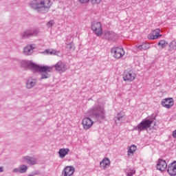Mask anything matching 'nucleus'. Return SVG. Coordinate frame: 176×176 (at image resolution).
Listing matches in <instances>:
<instances>
[{
	"mask_svg": "<svg viewBox=\"0 0 176 176\" xmlns=\"http://www.w3.org/2000/svg\"><path fill=\"white\" fill-rule=\"evenodd\" d=\"M91 29L96 36H101L102 35V25L101 24V22L97 21H93Z\"/></svg>",
	"mask_w": 176,
	"mask_h": 176,
	"instance_id": "obj_4",
	"label": "nucleus"
},
{
	"mask_svg": "<svg viewBox=\"0 0 176 176\" xmlns=\"http://www.w3.org/2000/svg\"><path fill=\"white\" fill-rule=\"evenodd\" d=\"M161 105L166 109H170L174 105V99L173 98H166L162 100Z\"/></svg>",
	"mask_w": 176,
	"mask_h": 176,
	"instance_id": "obj_9",
	"label": "nucleus"
},
{
	"mask_svg": "<svg viewBox=\"0 0 176 176\" xmlns=\"http://www.w3.org/2000/svg\"><path fill=\"white\" fill-rule=\"evenodd\" d=\"M0 173H3V167L0 166Z\"/></svg>",
	"mask_w": 176,
	"mask_h": 176,
	"instance_id": "obj_38",
	"label": "nucleus"
},
{
	"mask_svg": "<svg viewBox=\"0 0 176 176\" xmlns=\"http://www.w3.org/2000/svg\"><path fill=\"white\" fill-rule=\"evenodd\" d=\"M55 68L60 74H63L65 71V65L63 62H58L55 65Z\"/></svg>",
	"mask_w": 176,
	"mask_h": 176,
	"instance_id": "obj_17",
	"label": "nucleus"
},
{
	"mask_svg": "<svg viewBox=\"0 0 176 176\" xmlns=\"http://www.w3.org/2000/svg\"><path fill=\"white\" fill-rule=\"evenodd\" d=\"M41 30L39 28H30L26 29L22 33H21L20 36L21 39H30V38H34V36H38Z\"/></svg>",
	"mask_w": 176,
	"mask_h": 176,
	"instance_id": "obj_2",
	"label": "nucleus"
},
{
	"mask_svg": "<svg viewBox=\"0 0 176 176\" xmlns=\"http://www.w3.org/2000/svg\"><path fill=\"white\" fill-rule=\"evenodd\" d=\"M36 85V80L29 78L26 82L27 89H32Z\"/></svg>",
	"mask_w": 176,
	"mask_h": 176,
	"instance_id": "obj_19",
	"label": "nucleus"
},
{
	"mask_svg": "<svg viewBox=\"0 0 176 176\" xmlns=\"http://www.w3.org/2000/svg\"><path fill=\"white\" fill-rule=\"evenodd\" d=\"M34 46V44H29L26 45L23 48V54L25 56H32V54L34 53V50H35V47Z\"/></svg>",
	"mask_w": 176,
	"mask_h": 176,
	"instance_id": "obj_11",
	"label": "nucleus"
},
{
	"mask_svg": "<svg viewBox=\"0 0 176 176\" xmlns=\"http://www.w3.org/2000/svg\"><path fill=\"white\" fill-rule=\"evenodd\" d=\"M170 47H175L176 46V41H173L170 45H169Z\"/></svg>",
	"mask_w": 176,
	"mask_h": 176,
	"instance_id": "obj_32",
	"label": "nucleus"
},
{
	"mask_svg": "<svg viewBox=\"0 0 176 176\" xmlns=\"http://www.w3.org/2000/svg\"><path fill=\"white\" fill-rule=\"evenodd\" d=\"M79 3L81 5H85V3H89L90 0H77Z\"/></svg>",
	"mask_w": 176,
	"mask_h": 176,
	"instance_id": "obj_29",
	"label": "nucleus"
},
{
	"mask_svg": "<svg viewBox=\"0 0 176 176\" xmlns=\"http://www.w3.org/2000/svg\"><path fill=\"white\" fill-rule=\"evenodd\" d=\"M103 36L105 39H112V38H113V32L105 30Z\"/></svg>",
	"mask_w": 176,
	"mask_h": 176,
	"instance_id": "obj_22",
	"label": "nucleus"
},
{
	"mask_svg": "<svg viewBox=\"0 0 176 176\" xmlns=\"http://www.w3.org/2000/svg\"><path fill=\"white\" fill-rule=\"evenodd\" d=\"M172 135H173V138H176V130L173 132Z\"/></svg>",
	"mask_w": 176,
	"mask_h": 176,
	"instance_id": "obj_37",
	"label": "nucleus"
},
{
	"mask_svg": "<svg viewBox=\"0 0 176 176\" xmlns=\"http://www.w3.org/2000/svg\"><path fill=\"white\" fill-rule=\"evenodd\" d=\"M100 166L101 168L103 170H106V168H108L109 166H111V161L109 160V158L106 157L104 158L100 163Z\"/></svg>",
	"mask_w": 176,
	"mask_h": 176,
	"instance_id": "obj_16",
	"label": "nucleus"
},
{
	"mask_svg": "<svg viewBox=\"0 0 176 176\" xmlns=\"http://www.w3.org/2000/svg\"><path fill=\"white\" fill-rule=\"evenodd\" d=\"M136 75L133 70H125L122 78L124 82H133L135 80Z\"/></svg>",
	"mask_w": 176,
	"mask_h": 176,
	"instance_id": "obj_5",
	"label": "nucleus"
},
{
	"mask_svg": "<svg viewBox=\"0 0 176 176\" xmlns=\"http://www.w3.org/2000/svg\"><path fill=\"white\" fill-rule=\"evenodd\" d=\"M45 53L50 54V56H53L56 54V51L54 50H46Z\"/></svg>",
	"mask_w": 176,
	"mask_h": 176,
	"instance_id": "obj_26",
	"label": "nucleus"
},
{
	"mask_svg": "<svg viewBox=\"0 0 176 176\" xmlns=\"http://www.w3.org/2000/svg\"><path fill=\"white\" fill-rule=\"evenodd\" d=\"M16 61H19V59H16Z\"/></svg>",
	"mask_w": 176,
	"mask_h": 176,
	"instance_id": "obj_40",
	"label": "nucleus"
},
{
	"mask_svg": "<svg viewBox=\"0 0 176 176\" xmlns=\"http://www.w3.org/2000/svg\"><path fill=\"white\" fill-rule=\"evenodd\" d=\"M160 36H162V34H160V29H155L148 35V38L155 40L157 39Z\"/></svg>",
	"mask_w": 176,
	"mask_h": 176,
	"instance_id": "obj_15",
	"label": "nucleus"
},
{
	"mask_svg": "<svg viewBox=\"0 0 176 176\" xmlns=\"http://www.w3.org/2000/svg\"><path fill=\"white\" fill-rule=\"evenodd\" d=\"M69 153V148H62L58 151L59 157L64 159Z\"/></svg>",
	"mask_w": 176,
	"mask_h": 176,
	"instance_id": "obj_18",
	"label": "nucleus"
},
{
	"mask_svg": "<svg viewBox=\"0 0 176 176\" xmlns=\"http://www.w3.org/2000/svg\"><path fill=\"white\" fill-rule=\"evenodd\" d=\"M13 173H20V168H15L12 170Z\"/></svg>",
	"mask_w": 176,
	"mask_h": 176,
	"instance_id": "obj_35",
	"label": "nucleus"
},
{
	"mask_svg": "<svg viewBox=\"0 0 176 176\" xmlns=\"http://www.w3.org/2000/svg\"><path fill=\"white\" fill-rule=\"evenodd\" d=\"M41 79H45V74H41Z\"/></svg>",
	"mask_w": 176,
	"mask_h": 176,
	"instance_id": "obj_39",
	"label": "nucleus"
},
{
	"mask_svg": "<svg viewBox=\"0 0 176 176\" xmlns=\"http://www.w3.org/2000/svg\"><path fill=\"white\" fill-rule=\"evenodd\" d=\"M55 23L54 20H51L47 23V28H52L53 25H54Z\"/></svg>",
	"mask_w": 176,
	"mask_h": 176,
	"instance_id": "obj_25",
	"label": "nucleus"
},
{
	"mask_svg": "<svg viewBox=\"0 0 176 176\" xmlns=\"http://www.w3.org/2000/svg\"><path fill=\"white\" fill-rule=\"evenodd\" d=\"M93 124H94V121L91 118L85 117L82 119V125L84 130H90L93 127Z\"/></svg>",
	"mask_w": 176,
	"mask_h": 176,
	"instance_id": "obj_7",
	"label": "nucleus"
},
{
	"mask_svg": "<svg viewBox=\"0 0 176 176\" xmlns=\"http://www.w3.org/2000/svg\"><path fill=\"white\" fill-rule=\"evenodd\" d=\"M91 1L94 3H101V2H102V0H91Z\"/></svg>",
	"mask_w": 176,
	"mask_h": 176,
	"instance_id": "obj_34",
	"label": "nucleus"
},
{
	"mask_svg": "<svg viewBox=\"0 0 176 176\" xmlns=\"http://www.w3.org/2000/svg\"><path fill=\"white\" fill-rule=\"evenodd\" d=\"M72 48L75 49V47H74V45L72 43L67 44V49L71 50V49Z\"/></svg>",
	"mask_w": 176,
	"mask_h": 176,
	"instance_id": "obj_31",
	"label": "nucleus"
},
{
	"mask_svg": "<svg viewBox=\"0 0 176 176\" xmlns=\"http://www.w3.org/2000/svg\"><path fill=\"white\" fill-rule=\"evenodd\" d=\"M29 6L32 10L42 13L45 10V0H32L30 1Z\"/></svg>",
	"mask_w": 176,
	"mask_h": 176,
	"instance_id": "obj_3",
	"label": "nucleus"
},
{
	"mask_svg": "<svg viewBox=\"0 0 176 176\" xmlns=\"http://www.w3.org/2000/svg\"><path fill=\"white\" fill-rule=\"evenodd\" d=\"M146 46H148L147 44H143L139 46H137L140 50H142V49H146Z\"/></svg>",
	"mask_w": 176,
	"mask_h": 176,
	"instance_id": "obj_30",
	"label": "nucleus"
},
{
	"mask_svg": "<svg viewBox=\"0 0 176 176\" xmlns=\"http://www.w3.org/2000/svg\"><path fill=\"white\" fill-rule=\"evenodd\" d=\"M153 123V121L150 120H145L142 121L138 126L137 129L138 131H144V130H148L151 127V124Z\"/></svg>",
	"mask_w": 176,
	"mask_h": 176,
	"instance_id": "obj_6",
	"label": "nucleus"
},
{
	"mask_svg": "<svg viewBox=\"0 0 176 176\" xmlns=\"http://www.w3.org/2000/svg\"><path fill=\"white\" fill-rule=\"evenodd\" d=\"M21 67L25 69H31L33 74H43L45 72V65H39L30 60H21Z\"/></svg>",
	"mask_w": 176,
	"mask_h": 176,
	"instance_id": "obj_1",
	"label": "nucleus"
},
{
	"mask_svg": "<svg viewBox=\"0 0 176 176\" xmlns=\"http://www.w3.org/2000/svg\"><path fill=\"white\" fill-rule=\"evenodd\" d=\"M137 151V146L132 144L131 146H129V148L128 150V156H133L134 152Z\"/></svg>",
	"mask_w": 176,
	"mask_h": 176,
	"instance_id": "obj_20",
	"label": "nucleus"
},
{
	"mask_svg": "<svg viewBox=\"0 0 176 176\" xmlns=\"http://www.w3.org/2000/svg\"><path fill=\"white\" fill-rule=\"evenodd\" d=\"M111 53L115 58H121L124 56V50L120 47H114L111 50Z\"/></svg>",
	"mask_w": 176,
	"mask_h": 176,
	"instance_id": "obj_8",
	"label": "nucleus"
},
{
	"mask_svg": "<svg viewBox=\"0 0 176 176\" xmlns=\"http://www.w3.org/2000/svg\"><path fill=\"white\" fill-rule=\"evenodd\" d=\"M27 170H28V166L27 165H21L19 166V171L21 174H24V173H27Z\"/></svg>",
	"mask_w": 176,
	"mask_h": 176,
	"instance_id": "obj_24",
	"label": "nucleus"
},
{
	"mask_svg": "<svg viewBox=\"0 0 176 176\" xmlns=\"http://www.w3.org/2000/svg\"><path fill=\"white\" fill-rule=\"evenodd\" d=\"M91 112H93V115H98L100 113H104V108L100 109V112H96L94 109L91 110Z\"/></svg>",
	"mask_w": 176,
	"mask_h": 176,
	"instance_id": "obj_28",
	"label": "nucleus"
},
{
	"mask_svg": "<svg viewBox=\"0 0 176 176\" xmlns=\"http://www.w3.org/2000/svg\"><path fill=\"white\" fill-rule=\"evenodd\" d=\"M75 173V168L72 166H67L62 171V176H72Z\"/></svg>",
	"mask_w": 176,
	"mask_h": 176,
	"instance_id": "obj_10",
	"label": "nucleus"
},
{
	"mask_svg": "<svg viewBox=\"0 0 176 176\" xmlns=\"http://www.w3.org/2000/svg\"><path fill=\"white\" fill-rule=\"evenodd\" d=\"M53 71V67H49V66H45V78H49L50 76V74H52V72Z\"/></svg>",
	"mask_w": 176,
	"mask_h": 176,
	"instance_id": "obj_21",
	"label": "nucleus"
},
{
	"mask_svg": "<svg viewBox=\"0 0 176 176\" xmlns=\"http://www.w3.org/2000/svg\"><path fill=\"white\" fill-rule=\"evenodd\" d=\"M158 46L160 47V49H164V47L168 46V43L166 42L164 40H161L158 43Z\"/></svg>",
	"mask_w": 176,
	"mask_h": 176,
	"instance_id": "obj_23",
	"label": "nucleus"
},
{
	"mask_svg": "<svg viewBox=\"0 0 176 176\" xmlns=\"http://www.w3.org/2000/svg\"><path fill=\"white\" fill-rule=\"evenodd\" d=\"M133 174H135V170H132L130 173H127V176H133Z\"/></svg>",
	"mask_w": 176,
	"mask_h": 176,
	"instance_id": "obj_33",
	"label": "nucleus"
},
{
	"mask_svg": "<svg viewBox=\"0 0 176 176\" xmlns=\"http://www.w3.org/2000/svg\"><path fill=\"white\" fill-rule=\"evenodd\" d=\"M167 172L170 176H176V161L170 163L168 166Z\"/></svg>",
	"mask_w": 176,
	"mask_h": 176,
	"instance_id": "obj_13",
	"label": "nucleus"
},
{
	"mask_svg": "<svg viewBox=\"0 0 176 176\" xmlns=\"http://www.w3.org/2000/svg\"><path fill=\"white\" fill-rule=\"evenodd\" d=\"M157 169L160 171H166L167 170V162H166V160L159 159L157 162Z\"/></svg>",
	"mask_w": 176,
	"mask_h": 176,
	"instance_id": "obj_12",
	"label": "nucleus"
},
{
	"mask_svg": "<svg viewBox=\"0 0 176 176\" xmlns=\"http://www.w3.org/2000/svg\"><path fill=\"white\" fill-rule=\"evenodd\" d=\"M52 6V2L50 0H46L45 1V9H50V8Z\"/></svg>",
	"mask_w": 176,
	"mask_h": 176,
	"instance_id": "obj_27",
	"label": "nucleus"
},
{
	"mask_svg": "<svg viewBox=\"0 0 176 176\" xmlns=\"http://www.w3.org/2000/svg\"><path fill=\"white\" fill-rule=\"evenodd\" d=\"M118 120H124V116L118 117Z\"/></svg>",
	"mask_w": 176,
	"mask_h": 176,
	"instance_id": "obj_36",
	"label": "nucleus"
},
{
	"mask_svg": "<svg viewBox=\"0 0 176 176\" xmlns=\"http://www.w3.org/2000/svg\"><path fill=\"white\" fill-rule=\"evenodd\" d=\"M23 159L25 162L30 166H35V164H38V160H36V157H35L26 155L23 157Z\"/></svg>",
	"mask_w": 176,
	"mask_h": 176,
	"instance_id": "obj_14",
	"label": "nucleus"
}]
</instances>
